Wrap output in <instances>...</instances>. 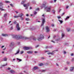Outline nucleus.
Here are the masks:
<instances>
[{"label": "nucleus", "mask_w": 74, "mask_h": 74, "mask_svg": "<svg viewBox=\"0 0 74 74\" xmlns=\"http://www.w3.org/2000/svg\"><path fill=\"white\" fill-rule=\"evenodd\" d=\"M42 23L41 25L42 26L44 25V23L45 22V14H43L42 15Z\"/></svg>", "instance_id": "nucleus-1"}, {"label": "nucleus", "mask_w": 74, "mask_h": 74, "mask_svg": "<svg viewBox=\"0 0 74 74\" xmlns=\"http://www.w3.org/2000/svg\"><path fill=\"white\" fill-rule=\"evenodd\" d=\"M42 39H44V35L41 34L38 37L37 40L38 41H41V40H42Z\"/></svg>", "instance_id": "nucleus-2"}, {"label": "nucleus", "mask_w": 74, "mask_h": 74, "mask_svg": "<svg viewBox=\"0 0 74 74\" xmlns=\"http://www.w3.org/2000/svg\"><path fill=\"white\" fill-rule=\"evenodd\" d=\"M51 6L45 7V10L47 11V12H50L51 11Z\"/></svg>", "instance_id": "nucleus-3"}, {"label": "nucleus", "mask_w": 74, "mask_h": 74, "mask_svg": "<svg viewBox=\"0 0 74 74\" xmlns=\"http://www.w3.org/2000/svg\"><path fill=\"white\" fill-rule=\"evenodd\" d=\"M3 5V2H1L0 3V10H1V11H5L6 10L3 9V6H2V5Z\"/></svg>", "instance_id": "nucleus-4"}, {"label": "nucleus", "mask_w": 74, "mask_h": 74, "mask_svg": "<svg viewBox=\"0 0 74 74\" xmlns=\"http://www.w3.org/2000/svg\"><path fill=\"white\" fill-rule=\"evenodd\" d=\"M29 5H30V4H29V3H28L27 4H24L23 5V6L24 7H25V10H27V9H28V7H29Z\"/></svg>", "instance_id": "nucleus-5"}, {"label": "nucleus", "mask_w": 74, "mask_h": 74, "mask_svg": "<svg viewBox=\"0 0 74 74\" xmlns=\"http://www.w3.org/2000/svg\"><path fill=\"white\" fill-rule=\"evenodd\" d=\"M16 29L18 31H19L21 30V28L20 27H19V24H17L16 25Z\"/></svg>", "instance_id": "nucleus-6"}, {"label": "nucleus", "mask_w": 74, "mask_h": 74, "mask_svg": "<svg viewBox=\"0 0 74 74\" xmlns=\"http://www.w3.org/2000/svg\"><path fill=\"white\" fill-rule=\"evenodd\" d=\"M46 4H47V2H44L43 4L41 6V8H44V7H45V5H46Z\"/></svg>", "instance_id": "nucleus-7"}, {"label": "nucleus", "mask_w": 74, "mask_h": 74, "mask_svg": "<svg viewBox=\"0 0 74 74\" xmlns=\"http://www.w3.org/2000/svg\"><path fill=\"white\" fill-rule=\"evenodd\" d=\"M23 49L25 50H28V49H30V47H23Z\"/></svg>", "instance_id": "nucleus-8"}, {"label": "nucleus", "mask_w": 74, "mask_h": 74, "mask_svg": "<svg viewBox=\"0 0 74 74\" xmlns=\"http://www.w3.org/2000/svg\"><path fill=\"white\" fill-rule=\"evenodd\" d=\"M14 43L13 42H11L10 44V47H12L13 46H14Z\"/></svg>", "instance_id": "nucleus-9"}, {"label": "nucleus", "mask_w": 74, "mask_h": 74, "mask_svg": "<svg viewBox=\"0 0 74 74\" xmlns=\"http://www.w3.org/2000/svg\"><path fill=\"white\" fill-rule=\"evenodd\" d=\"M46 30L47 32H49V27H45Z\"/></svg>", "instance_id": "nucleus-10"}, {"label": "nucleus", "mask_w": 74, "mask_h": 74, "mask_svg": "<svg viewBox=\"0 0 74 74\" xmlns=\"http://www.w3.org/2000/svg\"><path fill=\"white\" fill-rule=\"evenodd\" d=\"M18 15L19 17H20V18L22 17V16H24V15L22 14H20Z\"/></svg>", "instance_id": "nucleus-11"}, {"label": "nucleus", "mask_w": 74, "mask_h": 74, "mask_svg": "<svg viewBox=\"0 0 74 74\" xmlns=\"http://www.w3.org/2000/svg\"><path fill=\"white\" fill-rule=\"evenodd\" d=\"M2 36H3V37H6V36H8V34H2Z\"/></svg>", "instance_id": "nucleus-12"}, {"label": "nucleus", "mask_w": 74, "mask_h": 74, "mask_svg": "<svg viewBox=\"0 0 74 74\" xmlns=\"http://www.w3.org/2000/svg\"><path fill=\"white\" fill-rule=\"evenodd\" d=\"M19 51H20L19 50H17L16 51V53H15L14 55H17V54H18V53H19Z\"/></svg>", "instance_id": "nucleus-13"}, {"label": "nucleus", "mask_w": 74, "mask_h": 74, "mask_svg": "<svg viewBox=\"0 0 74 74\" xmlns=\"http://www.w3.org/2000/svg\"><path fill=\"white\" fill-rule=\"evenodd\" d=\"M27 52L28 53L30 54L32 53H33V51H27Z\"/></svg>", "instance_id": "nucleus-14"}, {"label": "nucleus", "mask_w": 74, "mask_h": 74, "mask_svg": "<svg viewBox=\"0 0 74 74\" xmlns=\"http://www.w3.org/2000/svg\"><path fill=\"white\" fill-rule=\"evenodd\" d=\"M38 68L37 66H34L33 68L34 70H37V69H38Z\"/></svg>", "instance_id": "nucleus-15"}, {"label": "nucleus", "mask_w": 74, "mask_h": 74, "mask_svg": "<svg viewBox=\"0 0 74 74\" xmlns=\"http://www.w3.org/2000/svg\"><path fill=\"white\" fill-rule=\"evenodd\" d=\"M60 38H56L55 40V41H60Z\"/></svg>", "instance_id": "nucleus-16"}, {"label": "nucleus", "mask_w": 74, "mask_h": 74, "mask_svg": "<svg viewBox=\"0 0 74 74\" xmlns=\"http://www.w3.org/2000/svg\"><path fill=\"white\" fill-rule=\"evenodd\" d=\"M74 70V67H72L70 69V71H73Z\"/></svg>", "instance_id": "nucleus-17"}, {"label": "nucleus", "mask_w": 74, "mask_h": 74, "mask_svg": "<svg viewBox=\"0 0 74 74\" xmlns=\"http://www.w3.org/2000/svg\"><path fill=\"white\" fill-rule=\"evenodd\" d=\"M64 37V34L62 33V38H63Z\"/></svg>", "instance_id": "nucleus-18"}, {"label": "nucleus", "mask_w": 74, "mask_h": 74, "mask_svg": "<svg viewBox=\"0 0 74 74\" xmlns=\"http://www.w3.org/2000/svg\"><path fill=\"white\" fill-rule=\"evenodd\" d=\"M16 37H18V36L17 35H15L13 36V38H16Z\"/></svg>", "instance_id": "nucleus-19"}, {"label": "nucleus", "mask_w": 74, "mask_h": 74, "mask_svg": "<svg viewBox=\"0 0 74 74\" xmlns=\"http://www.w3.org/2000/svg\"><path fill=\"white\" fill-rule=\"evenodd\" d=\"M7 16V13H5L4 14V17H5V18H6Z\"/></svg>", "instance_id": "nucleus-20"}, {"label": "nucleus", "mask_w": 74, "mask_h": 74, "mask_svg": "<svg viewBox=\"0 0 74 74\" xmlns=\"http://www.w3.org/2000/svg\"><path fill=\"white\" fill-rule=\"evenodd\" d=\"M26 0H24V1H23L21 2V4H24Z\"/></svg>", "instance_id": "nucleus-21"}, {"label": "nucleus", "mask_w": 74, "mask_h": 74, "mask_svg": "<svg viewBox=\"0 0 74 74\" xmlns=\"http://www.w3.org/2000/svg\"><path fill=\"white\" fill-rule=\"evenodd\" d=\"M14 18H19V16H14Z\"/></svg>", "instance_id": "nucleus-22"}, {"label": "nucleus", "mask_w": 74, "mask_h": 74, "mask_svg": "<svg viewBox=\"0 0 74 74\" xmlns=\"http://www.w3.org/2000/svg\"><path fill=\"white\" fill-rule=\"evenodd\" d=\"M47 54L48 55H53V53H47Z\"/></svg>", "instance_id": "nucleus-23"}, {"label": "nucleus", "mask_w": 74, "mask_h": 74, "mask_svg": "<svg viewBox=\"0 0 74 74\" xmlns=\"http://www.w3.org/2000/svg\"><path fill=\"white\" fill-rule=\"evenodd\" d=\"M16 59H17V60H19V62H21V61H22V60L21 59H19L18 58H17Z\"/></svg>", "instance_id": "nucleus-24"}, {"label": "nucleus", "mask_w": 74, "mask_h": 74, "mask_svg": "<svg viewBox=\"0 0 74 74\" xmlns=\"http://www.w3.org/2000/svg\"><path fill=\"white\" fill-rule=\"evenodd\" d=\"M58 21H59V22H60V23H62L63 22V21H61V20H58Z\"/></svg>", "instance_id": "nucleus-25"}, {"label": "nucleus", "mask_w": 74, "mask_h": 74, "mask_svg": "<svg viewBox=\"0 0 74 74\" xmlns=\"http://www.w3.org/2000/svg\"><path fill=\"white\" fill-rule=\"evenodd\" d=\"M43 65H44V64H42V63H40V64H39V65L40 66H43Z\"/></svg>", "instance_id": "nucleus-26"}, {"label": "nucleus", "mask_w": 74, "mask_h": 74, "mask_svg": "<svg viewBox=\"0 0 74 74\" xmlns=\"http://www.w3.org/2000/svg\"><path fill=\"white\" fill-rule=\"evenodd\" d=\"M12 29H13V25H12V26L10 27V29L12 30Z\"/></svg>", "instance_id": "nucleus-27"}, {"label": "nucleus", "mask_w": 74, "mask_h": 74, "mask_svg": "<svg viewBox=\"0 0 74 74\" xmlns=\"http://www.w3.org/2000/svg\"><path fill=\"white\" fill-rule=\"evenodd\" d=\"M7 58H5L3 59L4 61H7Z\"/></svg>", "instance_id": "nucleus-28"}, {"label": "nucleus", "mask_w": 74, "mask_h": 74, "mask_svg": "<svg viewBox=\"0 0 74 74\" xmlns=\"http://www.w3.org/2000/svg\"><path fill=\"white\" fill-rule=\"evenodd\" d=\"M29 18H26V21H29Z\"/></svg>", "instance_id": "nucleus-29"}, {"label": "nucleus", "mask_w": 74, "mask_h": 74, "mask_svg": "<svg viewBox=\"0 0 74 74\" xmlns=\"http://www.w3.org/2000/svg\"><path fill=\"white\" fill-rule=\"evenodd\" d=\"M21 20H22V21H23V20L24 19V17H21Z\"/></svg>", "instance_id": "nucleus-30"}, {"label": "nucleus", "mask_w": 74, "mask_h": 74, "mask_svg": "<svg viewBox=\"0 0 74 74\" xmlns=\"http://www.w3.org/2000/svg\"><path fill=\"white\" fill-rule=\"evenodd\" d=\"M10 72L11 73H14V71H13L12 70H11L10 71Z\"/></svg>", "instance_id": "nucleus-31"}, {"label": "nucleus", "mask_w": 74, "mask_h": 74, "mask_svg": "<svg viewBox=\"0 0 74 74\" xmlns=\"http://www.w3.org/2000/svg\"><path fill=\"white\" fill-rule=\"evenodd\" d=\"M70 18V17L68 16L66 17V19H65V20H67L69 18Z\"/></svg>", "instance_id": "nucleus-32"}, {"label": "nucleus", "mask_w": 74, "mask_h": 74, "mask_svg": "<svg viewBox=\"0 0 74 74\" xmlns=\"http://www.w3.org/2000/svg\"><path fill=\"white\" fill-rule=\"evenodd\" d=\"M5 2L6 3H10V1H5Z\"/></svg>", "instance_id": "nucleus-33"}, {"label": "nucleus", "mask_w": 74, "mask_h": 74, "mask_svg": "<svg viewBox=\"0 0 74 74\" xmlns=\"http://www.w3.org/2000/svg\"><path fill=\"white\" fill-rule=\"evenodd\" d=\"M21 38H22V36H20L18 37V39H21Z\"/></svg>", "instance_id": "nucleus-34"}, {"label": "nucleus", "mask_w": 74, "mask_h": 74, "mask_svg": "<svg viewBox=\"0 0 74 74\" xmlns=\"http://www.w3.org/2000/svg\"><path fill=\"white\" fill-rule=\"evenodd\" d=\"M73 55H74V54H73V53H72L71 54V56H72Z\"/></svg>", "instance_id": "nucleus-35"}, {"label": "nucleus", "mask_w": 74, "mask_h": 74, "mask_svg": "<svg viewBox=\"0 0 74 74\" xmlns=\"http://www.w3.org/2000/svg\"><path fill=\"white\" fill-rule=\"evenodd\" d=\"M58 19H60V18H61V17L60 16H58Z\"/></svg>", "instance_id": "nucleus-36"}, {"label": "nucleus", "mask_w": 74, "mask_h": 74, "mask_svg": "<svg viewBox=\"0 0 74 74\" xmlns=\"http://www.w3.org/2000/svg\"><path fill=\"white\" fill-rule=\"evenodd\" d=\"M10 5H11V7H13L14 6L12 4H10Z\"/></svg>", "instance_id": "nucleus-37"}, {"label": "nucleus", "mask_w": 74, "mask_h": 74, "mask_svg": "<svg viewBox=\"0 0 74 74\" xmlns=\"http://www.w3.org/2000/svg\"><path fill=\"white\" fill-rule=\"evenodd\" d=\"M37 12L36 11H35L34 12V14H37Z\"/></svg>", "instance_id": "nucleus-38"}, {"label": "nucleus", "mask_w": 74, "mask_h": 74, "mask_svg": "<svg viewBox=\"0 0 74 74\" xmlns=\"http://www.w3.org/2000/svg\"><path fill=\"white\" fill-rule=\"evenodd\" d=\"M33 40H34L36 41V38H33Z\"/></svg>", "instance_id": "nucleus-39"}, {"label": "nucleus", "mask_w": 74, "mask_h": 74, "mask_svg": "<svg viewBox=\"0 0 74 74\" xmlns=\"http://www.w3.org/2000/svg\"><path fill=\"white\" fill-rule=\"evenodd\" d=\"M55 38H56V36H53V39H55Z\"/></svg>", "instance_id": "nucleus-40"}, {"label": "nucleus", "mask_w": 74, "mask_h": 74, "mask_svg": "<svg viewBox=\"0 0 74 74\" xmlns=\"http://www.w3.org/2000/svg\"><path fill=\"white\" fill-rule=\"evenodd\" d=\"M67 31L68 32H70V29H67Z\"/></svg>", "instance_id": "nucleus-41"}, {"label": "nucleus", "mask_w": 74, "mask_h": 74, "mask_svg": "<svg viewBox=\"0 0 74 74\" xmlns=\"http://www.w3.org/2000/svg\"><path fill=\"white\" fill-rule=\"evenodd\" d=\"M64 54H66V52L64 51Z\"/></svg>", "instance_id": "nucleus-42"}, {"label": "nucleus", "mask_w": 74, "mask_h": 74, "mask_svg": "<svg viewBox=\"0 0 74 74\" xmlns=\"http://www.w3.org/2000/svg\"><path fill=\"white\" fill-rule=\"evenodd\" d=\"M23 53V51H21V54H22V53Z\"/></svg>", "instance_id": "nucleus-43"}, {"label": "nucleus", "mask_w": 74, "mask_h": 74, "mask_svg": "<svg viewBox=\"0 0 74 74\" xmlns=\"http://www.w3.org/2000/svg\"><path fill=\"white\" fill-rule=\"evenodd\" d=\"M74 59L73 58L71 60L72 62H74Z\"/></svg>", "instance_id": "nucleus-44"}, {"label": "nucleus", "mask_w": 74, "mask_h": 74, "mask_svg": "<svg viewBox=\"0 0 74 74\" xmlns=\"http://www.w3.org/2000/svg\"><path fill=\"white\" fill-rule=\"evenodd\" d=\"M53 14H55V10H53Z\"/></svg>", "instance_id": "nucleus-45"}, {"label": "nucleus", "mask_w": 74, "mask_h": 74, "mask_svg": "<svg viewBox=\"0 0 74 74\" xmlns=\"http://www.w3.org/2000/svg\"><path fill=\"white\" fill-rule=\"evenodd\" d=\"M42 71V72H45V70H43Z\"/></svg>", "instance_id": "nucleus-46"}, {"label": "nucleus", "mask_w": 74, "mask_h": 74, "mask_svg": "<svg viewBox=\"0 0 74 74\" xmlns=\"http://www.w3.org/2000/svg\"><path fill=\"white\" fill-rule=\"evenodd\" d=\"M52 1H50V3H53Z\"/></svg>", "instance_id": "nucleus-47"}, {"label": "nucleus", "mask_w": 74, "mask_h": 74, "mask_svg": "<svg viewBox=\"0 0 74 74\" xmlns=\"http://www.w3.org/2000/svg\"><path fill=\"white\" fill-rule=\"evenodd\" d=\"M51 42H52L53 43H55V42L53 40L51 41Z\"/></svg>", "instance_id": "nucleus-48"}, {"label": "nucleus", "mask_w": 74, "mask_h": 74, "mask_svg": "<svg viewBox=\"0 0 74 74\" xmlns=\"http://www.w3.org/2000/svg\"><path fill=\"white\" fill-rule=\"evenodd\" d=\"M69 8V6H66V9H67V8Z\"/></svg>", "instance_id": "nucleus-49"}, {"label": "nucleus", "mask_w": 74, "mask_h": 74, "mask_svg": "<svg viewBox=\"0 0 74 74\" xmlns=\"http://www.w3.org/2000/svg\"><path fill=\"white\" fill-rule=\"evenodd\" d=\"M4 46H2L1 47V48H4Z\"/></svg>", "instance_id": "nucleus-50"}, {"label": "nucleus", "mask_w": 74, "mask_h": 74, "mask_svg": "<svg viewBox=\"0 0 74 74\" xmlns=\"http://www.w3.org/2000/svg\"><path fill=\"white\" fill-rule=\"evenodd\" d=\"M36 10H39V8H37L36 9Z\"/></svg>", "instance_id": "nucleus-51"}, {"label": "nucleus", "mask_w": 74, "mask_h": 74, "mask_svg": "<svg viewBox=\"0 0 74 74\" xmlns=\"http://www.w3.org/2000/svg\"><path fill=\"white\" fill-rule=\"evenodd\" d=\"M34 53H38V52L37 51H35Z\"/></svg>", "instance_id": "nucleus-52"}, {"label": "nucleus", "mask_w": 74, "mask_h": 74, "mask_svg": "<svg viewBox=\"0 0 74 74\" xmlns=\"http://www.w3.org/2000/svg\"><path fill=\"white\" fill-rule=\"evenodd\" d=\"M15 12L16 13V14H18V12L16 11Z\"/></svg>", "instance_id": "nucleus-53"}, {"label": "nucleus", "mask_w": 74, "mask_h": 74, "mask_svg": "<svg viewBox=\"0 0 74 74\" xmlns=\"http://www.w3.org/2000/svg\"><path fill=\"white\" fill-rule=\"evenodd\" d=\"M5 49H6V48H5L3 49V50H5Z\"/></svg>", "instance_id": "nucleus-54"}, {"label": "nucleus", "mask_w": 74, "mask_h": 74, "mask_svg": "<svg viewBox=\"0 0 74 74\" xmlns=\"http://www.w3.org/2000/svg\"><path fill=\"white\" fill-rule=\"evenodd\" d=\"M26 16H29V14H26Z\"/></svg>", "instance_id": "nucleus-55"}, {"label": "nucleus", "mask_w": 74, "mask_h": 74, "mask_svg": "<svg viewBox=\"0 0 74 74\" xmlns=\"http://www.w3.org/2000/svg\"><path fill=\"white\" fill-rule=\"evenodd\" d=\"M7 64L6 63V64L3 65V66H6V65H7Z\"/></svg>", "instance_id": "nucleus-56"}, {"label": "nucleus", "mask_w": 74, "mask_h": 74, "mask_svg": "<svg viewBox=\"0 0 74 74\" xmlns=\"http://www.w3.org/2000/svg\"><path fill=\"white\" fill-rule=\"evenodd\" d=\"M13 24H11L10 25V26H12V25Z\"/></svg>", "instance_id": "nucleus-57"}, {"label": "nucleus", "mask_w": 74, "mask_h": 74, "mask_svg": "<svg viewBox=\"0 0 74 74\" xmlns=\"http://www.w3.org/2000/svg\"><path fill=\"white\" fill-rule=\"evenodd\" d=\"M54 0V3H56V0Z\"/></svg>", "instance_id": "nucleus-58"}, {"label": "nucleus", "mask_w": 74, "mask_h": 74, "mask_svg": "<svg viewBox=\"0 0 74 74\" xmlns=\"http://www.w3.org/2000/svg\"><path fill=\"white\" fill-rule=\"evenodd\" d=\"M38 47V45L36 46V48H37V47Z\"/></svg>", "instance_id": "nucleus-59"}, {"label": "nucleus", "mask_w": 74, "mask_h": 74, "mask_svg": "<svg viewBox=\"0 0 74 74\" xmlns=\"http://www.w3.org/2000/svg\"><path fill=\"white\" fill-rule=\"evenodd\" d=\"M11 21H9V24H10V23H11Z\"/></svg>", "instance_id": "nucleus-60"}, {"label": "nucleus", "mask_w": 74, "mask_h": 74, "mask_svg": "<svg viewBox=\"0 0 74 74\" xmlns=\"http://www.w3.org/2000/svg\"><path fill=\"white\" fill-rule=\"evenodd\" d=\"M52 26L53 27V26H54V25H53V24H52Z\"/></svg>", "instance_id": "nucleus-61"}, {"label": "nucleus", "mask_w": 74, "mask_h": 74, "mask_svg": "<svg viewBox=\"0 0 74 74\" xmlns=\"http://www.w3.org/2000/svg\"><path fill=\"white\" fill-rule=\"evenodd\" d=\"M32 7H30V8H29V10H31V9H32Z\"/></svg>", "instance_id": "nucleus-62"}, {"label": "nucleus", "mask_w": 74, "mask_h": 74, "mask_svg": "<svg viewBox=\"0 0 74 74\" xmlns=\"http://www.w3.org/2000/svg\"><path fill=\"white\" fill-rule=\"evenodd\" d=\"M48 46H46V48H48Z\"/></svg>", "instance_id": "nucleus-63"}, {"label": "nucleus", "mask_w": 74, "mask_h": 74, "mask_svg": "<svg viewBox=\"0 0 74 74\" xmlns=\"http://www.w3.org/2000/svg\"><path fill=\"white\" fill-rule=\"evenodd\" d=\"M28 38H25V39H28Z\"/></svg>", "instance_id": "nucleus-64"}]
</instances>
